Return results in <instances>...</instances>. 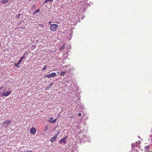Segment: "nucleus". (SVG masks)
<instances>
[{
  "mask_svg": "<svg viewBox=\"0 0 152 152\" xmlns=\"http://www.w3.org/2000/svg\"><path fill=\"white\" fill-rule=\"evenodd\" d=\"M58 27V25L56 24H51L50 26V29L53 31L56 30L57 28Z\"/></svg>",
  "mask_w": 152,
  "mask_h": 152,
  "instance_id": "f257e3e1",
  "label": "nucleus"
},
{
  "mask_svg": "<svg viewBox=\"0 0 152 152\" xmlns=\"http://www.w3.org/2000/svg\"><path fill=\"white\" fill-rule=\"evenodd\" d=\"M56 74L55 72H53L45 75V77L48 78H50V77H54L56 76Z\"/></svg>",
  "mask_w": 152,
  "mask_h": 152,
  "instance_id": "f03ea898",
  "label": "nucleus"
},
{
  "mask_svg": "<svg viewBox=\"0 0 152 152\" xmlns=\"http://www.w3.org/2000/svg\"><path fill=\"white\" fill-rule=\"evenodd\" d=\"M11 91L6 92L3 91L1 94V96H7L10 95L11 94Z\"/></svg>",
  "mask_w": 152,
  "mask_h": 152,
  "instance_id": "7ed1b4c3",
  "label": "nucleus"
},
{
  "mask_svg": "<svg viewBox=\"0 0 152 152\" xmlns=\"http://www.w3.org/2000/svg\"><path fill=\"white\" fill-rule=\"evenodd\" d=\"M67 138V136H66L65 137L61 140L58 142L59 144L63 143L64 144H65L66 142V139Z\"/></svg>",
  "mask_w": 152,
  "mask_h": 152,
  "instance_id": "20e7f679",
  "label": "nucleus"
},
{
  "mask_svg": "<svg viewBox=\"0 0 152 152\" xmlns=\"http://www.w3.org/2000/svg\"><path fill=\"white\" fill-rule=\"evenodd\" d=\"M11 123V121L10 120H8L4 121L3 122V125L4 126L6 125V126L7 127Z\"/></svg>",
  "mask_w": 152,
  "mask_h": 152,
  "instance_id": "39448f33",
  "label": "nucleus"
},
{
  "mask_svg": "<svg viewBox=\"0 0 152 152\" xmlns=\"http://www.w3.org/2000/svg\"><path fill=\"white\" fill-rule=\"evenodd\" d=\"M82 139L85 142L88 141L90 140L89 137H87V136L85 135H84L83 136Z\"/></svg>",
  "mask_w": 152,
  "mask_h": 152,
  "instance_id": "423d86ee",
  "label": "nucleus"
},
{
  "mask_svg": "<svg viewBox=\"0 0 152 152\" xmlns=\"http://www.w3.org/2000/svg\"><path fill=\"white\" fill-rule=\"evenodd\" d=\"M36 129L34 128H31L30 129V133L33 134L35 133L36 132Z\"/></svg>",
  "mask_w": 152,
  "mask_h": 152,
  "instance_id": "0eeeda50",
  "label": "nucleus"
},
{
  "mask_svg": "<svg viewBox=\"0 0 152 152\" xmlns=\"http://www.w3.org/2000/svg\"><path fill=\"white\" fill-rule=\"evenodd\" d=\"M40 10L39 9H38L37 10H35L34 11V12L33 13V15H34L36 14H37L39 12Z\"/></svg>",
  "mask_w": 152,
  "mask_h": 152,
  "instance_id": "6e6552de",
  "label": "nucleus"
},
{
  "mask_svg": "<svg viewBox=\"0 0 152 152\" xmlns=\"http://www.w3.org/2000/svg\"><path fill=\"white\" fill-rule=\"evenodd\" d=\"M56 138L55 137H53L52 138L50 139V141L51 142H53L55 140H56Z\"/></svg>",
  "mask_w": 152,
  "mask_h": 152,
  "instance_id": "1a4fd4ad",
  "label": "nucleus"
},
{
  "mask_svg": "<svg viewBox=\"0 0 152 152\" xmlns=\"http://www.w3.org/2000/svg\"><path fill=\"white\" fill-rule=\"evenodd\" d=\"M8 1L7 0H2L1 1V3H6Z\"/></svg>",
  "mask_w": 152,
  "mask_h": 152,
  "instance_id": "9d476101",
  "label": "nucleus"
},
{
  "mask_svg": "<svg viewBox=\"0 0 152 152\" xmlns=\"http://www.w3.org/2000/svg\"><path fill=\"white\" fill-rule=\"evenodd\" d=\"M53 0H45V2L44 3V4H45L46 3L48 2H51L53 1Z\"/></svg>",
  "mask_w": 152,
  "mask_h": 152,
  "instance_id": "9b49d317",
  "label": "nucleus"
},
{
  "mask_svg": "<svg viewBox=\"0 0 152 152\" xmlns=\"http://www.w3.org/2000/svg\"><path fill=\"white\" fill-rule=\"evenodd\" d=\"M49 121L51 123H55L56 122V119H54L53 121L50 120V121Z\"/></svg>",
  "mask_w": 152,
  "mask_h": 152,
  "instance_id": "f8f14e48",
  "label": "nucleus"
},
{
  "mask_svg": "<svg viewBox=\"0 0 152 152\" xmlns=\"http://www.w3.org/2000/svg\"><path fill=\"white\" fill-rule=\"evenodd\" d=\"M66 73V72H61L60 73V75L61 76H64Z\"/></svg>",
  "mask_w": 152,
  "mask_h": 152,
  "instance_id": "ddd939ff",
  "label": "nucleus"
},
{
  "mask_svg": "<svg viewBox=\"0 0 152 152\" xmlns=\"http://www.w3.org/2000/svg\"><path fill=\"white\" fill-rule=\"evenodd\" d=\"M60 132H58V133L57 134H55V135L54 136V137H55L56 138L57 137V136H58V135L59 134Z\"/></svg>",
  "mask_w": 152,
  "mask_h": 152,
  "instance_id": "4468645a",
  "label": "nucleus"
},
{
  "mask_svg": "<svg viewBox=\"0 0 152 152\" xmlns=\"http://www.w3.org/2000/svg\"><path fill=\"white\" fill-rule=\"evenodd\" d=\"M48 129V127L47 126H45V127L44 129V130L45 131H47Z\"/></svg>",
  "mask_w": 152,
  "mask_h": 152,
  "instance_id": "2eb2a0df",
  "label": "nucleus"
},
{
  "mask_svg": "<svg viewBox=\"0 0 152 152\" xmlns=\"http://www.w3.org/2000/svg\"><path fill=\"white\" fill-rule=\"evenodd\" d=\"M47 67V66H45L42 69V71L45 70L46 69Z\"/></svg>",
  "mask_w": 152,
  "mask_h": 152,
  "instance_id": "dca6fc26",
  "label": "nucleus"
},
{
  "mask_svg": "<svg viewBox=\"0 0 152 152\" xmlns=\"http://www.w3.org/2000/svg\"><path fill=\"white\" fill-rule=\"evenodd\" d=\"M64 45H63L60 48V50H63L64 49Z\"/></svg>",
  "mask_w": 152,
  "mask_h": 152,
  "instance_id": "f3484780",
  "label": "nucleus"
},
{
  "mask_svg": "<svg viewBox=\"0 0 152 152\" xmlns=\"http://www.w3.org/2000/svg\"><path fill=\"white\" fill-rule=\"evenodd\" d=\"M19 64H18V63L17 64V63H15V66H16V67H19V66L18 65Z\"/></svg>",
  "mask_w": 152,
  "mask_h": 152,
  "instance_id": "a211bd4d",
  "label": "nucleus"
},
{
  "mask_svg": "<svg viewBox=\"0 0 152 152\" xmlns=\"http://www.w3.org/2000/svg\"><path fill=\"white\" fill-rule=\"evenodd\" d=\"M44 26V25L43 24H40L39 25V27H40L41 28H42Z\"/></svg>",
  "mask_w": 152,
  "mask_h": 152,
  "instance_id": "6ab92c4d",
  "label": "nucleus"
},
{
  "mask_svg": "<svg viewBox=\"0 0 152 152\" xmlns=\"http://www.w3.org/2000/svg\"><path fill=\"white\" fill-rule=\"evenodd\" d=\"M25 56H24V55H23L20 58L22 60L23 59L25 58Z\"/></svg>",
  "mask_w": 152,
  "mask_h": 152,
  "instance_id": "aec40b11",
  "label": "nucleus"
},
{
  "mask_svg": "<svg viewBox=\"0 0 152 152\" xmlns=\"http://www.w3.org/2000/svg\"><path fill=\"white\" fill-rule=\"evenodd\" d=\"M22 61V60L20 58L19 60L18 61V64H20V63H21Z\"/></svg>",
  "mask_w": 152,
  "mask_h": 152,
  "instance_id": "412c9836",
  "label": "nucleus"
},
{
  "mask_svg": "<svg viewBox=\"0 0 152 152\" xmlns=\"http://www.w3.org/2000/svg\"><path fill=\"white\" fill-rule=\"evenodd\" d=\"M35 7H36V6L35 5H34L33 6L31 7V9L32 10H34V9H35Z\"/></svg>",
  "mask_w": 152,
  "mask_h": 152,
  "instance_id": "4be33fe9",
  "label": "nucleus"
},
{
  "mask_svg": "<svg viewBox=\"0 0 152 152\" xmlns=\"http://www.w3.org/2000/svg\"><path fill=\"white\" fill-rule=\"evenodd\" d=\"M149 147L148 146H146L145 147V150H148L149 149Z\"/></svg>",
  "mask_w": 152,
  "mask_h": 152,
  "instance_id": "5701e85b",
  "label": "nucleus"
},
{
  "mask_svg": "<svg viewBox=\"0 0 152 152\" xmlns=\"http://www.w3.org/2000/svg\"><path fill=\"white\" fill-rule=\"evenodd\" d=\"M136 143H137L138 144H140V141H138L137 142H136Z\"/></svg>",
  "mask_w": 152,
  "mask_h": 152,
  "instance_id": "b1692460",
  "label": "nucleus"
},
{
  "mask_svg": "<svg viewBox=\"0 0 152 152\" xmlns=\"http://www.w3.org/2000/svg\"><path fill=\"white\" fill-rule=\"evenodd\" d=\"M20 14H19L18 15H17V17L18 18H19L20 17Z\"/></svg>",
  "mask_w": 152,
  "mask_h": 152,
  "instance_id": "393cba45",
  "label": "nucleus"
},
{
  "mask_svg": "<svg viewBox=\"0 0 152 152\" xmlns=\"http://www.w3.org/2000/svg\"><path fill=\"white\" fill-rule=\"evenodd\" d=\"M53 85V83H51L50 85H49V86L50 87H51Z\"/></svg>",
  "mask_w": 152,
  "mask_h": 152,
  "instance_id": "a878e982",
  "label": "nucleus"
},
{
  "mask_svg": "<svg viewBox=\"0 0 152 152\" xmlns=\"http://www.w3.org/2000/svg\"><path fill=\"white\" fill-rule=\"evenodd\" d=\"M134 144H132V148H133L134 147Z\"/></svg>",
  "mask_w": 152,
  "mask_h": 152,
  "instance_id": "bb28decb",
  "label": "nucleus"
},
{
  "mask_svg": "<svg viewBox=\"0 0 152 152\" xmlns=\"http://www.w3.org/2000/svg\"><path fill=\"white\" fill-rule=\"evenodd\" d=\"M68 66L67 65H64L63 66L64 68H66Z\"/></svg>",
  "mask_w": 152,
  "mask_h": 152,
  "instance_id": "cd10ccee",
  "label": "nucleus"
},
{
  "mask_svg": "<svg viewBox=\"0 0 152 152\" xmlns=\"http://www.w3.org/2000/svg\"><path fill=\"white\" fill-rule=\"evenodd\" d=\"M49 119L50 120H52L53 119V117H50L49 118Z\"/></svg>",
  "mask_w": 152,
  "mask_h": 152,
  "instance_id": "c85d7f7f",
  "label": "nucleus"
},
{
  "mask_svg": "<svg viewBox=\"0 0 152 152\" xmlns=\"http://www.w3.org/2000/svg\"><path fill=\"white\" fill-rule=\"evenodd\" d=\"M4 88L3 87H0V90L1 89H3Z\"/></svg>",
  "mask_w": 152,
  "mask_h": 152,
  "instance_id": "c756f323",
  "label": "nucleus"
},
{
  "mask_svg": "<svg viewBox=\"0 0 152 152\" xmlns=\"http://www.w3.org/2000/svg\"><path fill=\"white\" fill-rule=\"evenodd\" d=\"M81 115V113H79V114H78V115H79V116H80Z\"/></svg>",
  "mask_w": 152,
  "mask_h": 152,
  "instance_id": "7c9ffc66",
  "label": "nucleus"
},
{
  "mask_svg": "<svg viewBox=\"0 0 152 152\" xmlns=\"http://www.w3.org/2000/svg\"><path fill=\"white\" fill-rule=\"evenodd\" d=\"M51 23H52V21H50L49 22V24H51Z\"/></svg>",
  "mask_w": 152,
  "mask_h": 152,
  "instance_id": "2f4dec72",
  "label": "nucleus"
},
{
  "mask_svg": "<svg viewBox=\"0 0 152 152\" xmlns=\"http://www.w3.org/2000/svg\"><path fill=\"white\" fill-rule=\"evenodd\" d=\"M26 54V53H25L24 54V55H25Z\"/></svg>",
  "mask_w": 152,
  "mask_h": 152,
  "instance_id": "473e14b6",
  "label": "nucleus"
},
{
  "mask_svg": "<svg viewBox=\"0 0 152 152\" xmlns=\"http://www.w3.org/2000/svg\"><path fill=\"white\" fill-rule=\"evenodd\" d=\"M69 86H71V85H68Z\"/></svg>",
  "mask_w": 152,
  "mask_h": 152,
  "instance_id": "72a5a7b5",
  "label": "nucleus"
},
{
  "mask_svg": "<svg viewBox=\"0 0 152 152\" xmlns=\"http://www.w3.org/2000/svg\"><path fill=\"white\" fill-rule=\"evenodd\" d=\"M1 96V94H0V96Z\"/></svg>",
  "mask_w": 152,
  "mask_h": 152,
  "instance_id": "f704fd0d",
  "label": "nucleus"
},
{
  "mask_svg": "<svg viewBox=\"0 0 152 152\" xmlns=\"http://www.w3.org/2000/svg\"><path fill=\"white\" fill-rule=\"evenodd\" d=\"M5 90V89H4V91Z\"/></svg>",
  "mask_w": 152,
  "mask_h": 152,
  "instance_id": "c9c22d12",
  "label": "nucleus"
},
{
  "mask_svg": "<svg viewBox=\"0 0 152 152\" xmlns=\"http://www.w3.org/2000/svg\"><path fill=\"white\" fill-rule=\"evenodd\" d=\"M31 0H29L30 1H31Z\"/></svg>",
  "mask_w": 152,
  "mask_h": 152,
  "instance_id": "e433bc0d",
  "label": "nucleus"
},
{
  "mask_svg": "<svg viewBox=\"0 0 152 152\" xmlns=\"http://www.w3.org/2000/svg\"><path fill=\"white\" fill-rule=\"evenodd\" d=\"M152 152V151H151V152Z\"/></svg>",
  "mask_w": 152,
  "mask_h": 152,
  "instance_id": "4c0bfd02",
  "label": "nucleus"
}]
</instances>
